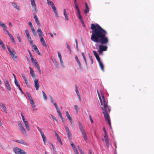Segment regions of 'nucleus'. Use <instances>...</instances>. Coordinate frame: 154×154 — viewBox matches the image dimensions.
<instances>
[{
  "label": "nucleus",
  "mask_w": 154,
  "mask_h": 154,
  "mask_svg": "<svg viewBox=\"0 0 154 154\" xmlns=\"http://www.w3.org/2000/svg\"><path fill=\"white\" fill-rule=\"evenodd\" d=\"M91 28L92 30L91 40L95 43L101 44L99 45L98 52L99 54H102L103 52L106 51L108 48L107 46L104 45L109 42L107 32L98 24L92 23Z\"/></svg>",
  "instance_id": "obj_1"
},
{
  "label": "nucleus",
  "mask_w": 154,
  "mask_h": 154,
  "mask_svg": "<svg viewBox=\"0 0 154 154\" xmlns=\"http://www.w3.org/2000/svg\"><path fill=\"white\" fill-rule=\"evenodd\" d=\"M100 93L103 100V102L102 101L103 104L102 105H103V107L101 106V108L103 110L102 112L104 114L106 121L108 122L109 126L110 128H111L110 116L108 114V113L110 112V108L108 106L107 102L105 100V97L101 91H100Z\"/></svg>",
  "instance_id": "obj_2"
},
{
  "label": "nucleus",
  "mask_w": 154,
  "mask_h": 154,
  "mask_svg": "<svg viewBox=\"0 0 154 154\" xmlns=\"http://www.w3.org/2000/svg\"><path fill=\"white\" fill-rule=\"evenodd\" d=\"M79 124L80 129L81 131V133L83 135V138L86 142H87L88 138L87 136L86 135V133L85 132V131L84 129V128L82 125V124L80 122H79Z\"/></svg>",
  "instance_id": "obj_3"
},
{
  "label": "nucleus",
  "mask_w": 154,
  "mask_h": 154,
  "mask_svg": "<svg viewBox=\"0 0 154 154\" xmlns=\"http://www.w3.org/2000/svg\"><path fill=\"white\" fill-rule=\"evenodd\" d=\"M14 150L16 154H27L24 150L18 147L14 148Z\"/></svg>",
  "instance_id": "obj_4"
},
{
  "label": "nucleus",
  "mask_w": 154,
  "mask_h": 154,
  "mask_svg": "<svg viewBox=\"0 0 154 154\" xmlns=\"http://www.w3.org/2000/svg\"><path fill=\"white\" fill-rule=\"evenodd\" d=\"M32 62L33 63V65L37 67L39 73L40 74H41L42 72L41 70L40 69L37 60L36 59H35V60H34V61H32Z\"/></svg>",
  "instance_id": "obj_5"
},
{
  "label": "nucleus",
  "mask_w": 154,
  "mask_h": 154,
  "mask_svg": "<svg viewBox=\"0 0 154 154\" xmlns=\"http://www.w3.org/2000/svg\"><path fill=\"white\" fill-rule=\"evenodd\" d=\"M25 32L29 41V42L30 45H32V44L33 43V41L32 40L31 38L30 35L28 30V29H26L25 30Z\"/></svg>",
  "instance_id": "obj_6"
},
{
  "label": "nucleus",
  "mask_w": 154,
  "mask_h": 154,
  "mask_svg": "<svg viewBox=\"0 0 154 154\" xmlns=\"http://www.w3.org/2000/svg\"><path fill=\"white\" fill-rule=\"evenodd\" d=\"M9 53L12 59L14 60H16L17 56L15 54L16 52L12 48V51L11 52H9Z\"/></svg>",
  "instance_id": "obj_7"
},
{
  "label": "nucleus",
  "mask_w": 154,
  "mask_h": 154,
  "mask_svg": "<svg viewBox=\"0 0 154 154\" xmlns=\"http://www.w3.org/2000/svg\"><path fill=\"white\" fill-rule=\"evenodd\" d=\"M31 2V4L32 6V10L36 12L37 11L36 9V5L35 1L34 0H30Z\"/></svg>",
  "instance_id": "obj_8"
},
{
  "label": "nucleus",
  "mask_w": 154,
  "mask_h": 154,
  "mask_svg": "<svg viewBox=\"0 0 154 154\" xmlns=\"http://www.w3.org/2000/svg\"><path fill=\"white\" fill-rule=\"evenodd\" d=\"M0 107L1 110L2 111L5 112L6 113H7L8 111L6 109V107L3 103L2 102L0 103Z\"/></svg>",
  "instance_id": "obj_9"
},
{
  "label": "nucleus",
  "mask_w": 154,
  "mask_h": 154,
  "mask_svg": "<svg viewBox=\"0 0 154 154\" xmlns=\"http://www.w3.org/2000/svg\"><path fill=\"white\" fill-rule=\"evenodd\" d=\"M18 125L22 132L23 133H25L26 132V130L24 128L23 124L20 122H19Z\"/></svg>",
  "instance_id": "obj_10"
},
{
  "label": "nucleus",
  "mask_w": 154,
  "mask_h": 154,
  "mask_svg": "<svg viewBox=\"0 0 154 154\" xmlns=\"http://www.w3.org/2000/svg\"><path fill=\"white\" fill-rule=\"evenodd\" d=\"M15 141L16 142L18 143H19L23 144L24 145H28V144L27 142H26L22 139H20L19 140H16Z\"/></svg>",
  "instance_id": "obj_11"
},
{
  "label": "nucleus",
  "mask_w": 154,
  "mask_h": 154,
  "mask_svg": "<svg viewBox=\"0 0 154 154\" xmlns=\"http://www.w3.org/2000/svg\"><path fill=\"white\" fill-rule=\"evenodd\" d=\"M35 86L36 90H38L39 87V85L37 79H35L34 80Z\"/></svg>",
  "instance_id": "obj_12"
},
{
  "label": "nucleus",
  "mask_w": 154,
  "mask_h": 154,
  "mask_svg": "<svg viewBox=\"0 0 154 154\" xmlns=\"http://www.w3.org/2000/svg\"><path fill=\"white\" fill-rule=\"evenodd\" d=\"M104 139H103L102 140H105L106 143V145L107 147L108 148L109 147V140H108V136H106V137L104 136Z\"/></svg>",
  "instance_id": "obj_13"
},
{
  "label": "nucleus",
  "mask_w": 154,
  "mask_h": 154,
  "mask_svg": "<svg viewBox=\"0 0 154 154\" xmlns=\"http://www.w3.org/2000/svg\"><path fill=\"white\" fill-rule=\"evenodd\" d=\"M37 32L39 37L40 38L42 37V35H43V32L40 27L38 28Z\"/></svg>",
  "instance_id": "obj_14"
},
{
  "label": "nucleus",
  "mask_w": 154,
  "mask_h": 154,
  "mask_svg": "<svg viewBox=\"0 0 154 154\" xmlns=\"http://www.w3.org/2000/svg\"><path fill=\"white\" fill-rule=\"evenodd\" d=\"M40 40L42 44L45 47H47V45L45 41V40L43 37L40 38Z\"/></svg>",
  "instance_id": "obj_15"
},
{
  "label": "nucleus",
  "mask_w": 154,
  "mask_h": 154,
  "mask_svg": "<svg viewBox=\"0 0 154 154\" xmlns=\"http://www.w3.org/2000/svg\"><path fill=\"white\" fill-rule=\"evenodd\" d=\"M5 85L6 87V88L8 90L10 91L11 90V88L8 81L6 80L5 82Z\"/></svg>",
  "instance_id": "obj_16"
},
{
  "label": "nucleus",
  "mask_w": 154,
  "mask_h": 154,
  "mask_svg": "<svg viewBox=\"0 0 154 154\" xmlns=\"http://www.w3.org/2000/svg\"><path fill=\"white\" fill-rule=\"evenodd\" d=\"M52 8L53 11L54 12L55 15L56 16V17H58V13L57 12V9L56 8L55 6L54 5H53L52 6Z\"/></svg>",
  "instance_id": "obj_17"
},
{
  "label": "nucleus",
  "mask_w": 154,
  "mask_h": 154,
  "mask_svg": "<svg viewBox=\"0 0 154 154\" xmlns=\"http://www.w3.org/2000/svg\"><path fill=\"white\" fill-rule=\"evenodd\" d=\"M33 14L34 15V18L35 19V22L37 24V25L38 26H40V24L37 17L35 14Z\"/></svg>",
  "instance_id": "obj_18"
},
{
  "label": "nucleus",
  "mask_w": 154,
  "mask_h": 154,
  "mask_svg": "<svg viewBox=\"0 0 154 154\" xmlns=\"http://www.w3.org/2000/svg\"><path fill=\"white\" fill-rule=\"evenodd\" d=\"M75 90L76 93L77 94V96H78V97L79 99L80 100L81 98H80V94H79V91L78 88L77 87L76 85H75Z\"/></svg>",
  "instance_id": "obj_19"
},
{
  "label": "nucleus",
  "mask_w": 154,
  "mask_h": 154,
  "mask_svg": "<svg viewBox=\"0 0 154 154\" xmlns=\"http://www.w3.org/2000/svg\"><path fill=\"white\" fill-rule=\"evenodd\" d=\"M85 9L84 10V12L85 14H87L89 11V8L87 3H85Z\"/></svg>",
  "instance_id": "obj_20"
},
{
  "label": "nucleus",
  "mask_w": 154,
  "mask_h": 154,
  "mask_svg": "<svg viewBox=\"0 0 154 154\" xmlns=\"http://www.w3.org/2000/svg\"><path fill=\"white\" fill-rule=\"evenodd\" d=\"M12 5L15 8L17 9L18 11H19L20 10L19 7L15 2H12Z\"/></svg>",
  "instance_id": "obj_21"
},
{
  "label": "nucleus",
  "mask_w": 154,
  "mask_h": 154,
  "mask_svg": "<svg viewBox=\"0 0 154 154\" xmlns=\"http://www.w3.org/2000/svg\"><path fill=\"white\" fill-rule=\"evenodd\" d=\"M63 12H64V16L65 17L66 19L67 20H69V18L68 17V16L67 15V13L66 12V9H63Z\"/></svg>",
  "instance_id": "obj_22"
},
{
  "label": "nucleus",
  "mask_w": 154,
  "mask_h": 154,
  "mask_svg": "<svg viewBox=\"0 0 154 154\" xmlns=\"http://www.w3.org/2000/svg\"><path fill=\"white\" fill-rule=\"evenodd\" d=\"M29 69H30V73L31 75L33 77H34L35 76V75L34 74V71H33L31 67H29Z\"/></svg>",
  "instance_id": "obj_23"
},
{
  "label": "nucleus",
  "mask_w": 154,
  "mask_h": 154,
  "mask_svg": "<svg viewBox=\"0 0 154 154\" xmlns=\"http://www.w3.org/2000/svg\"><path fill=\"white\" fill-rule=\"evenodd\" d=\"M21 75L22 77L23 78V80H24L25 83L26 84V85H27L28 84V82L24 74L23 73H22L21 74Z\"/></svg>",
  "instance_id": "obj_24"
},
{
  "label": "nucleus",
  "mask_w": 154,
  "mask_h": 154,
  "mask_svg": "<svg viewBox=\"0 0 154 154\" xmlns=\"http://www.w3.org/2000/svg\"><path fill=\"white\" fill-rule=\"evenodd\" d=\"M41 136H42V138L43 139L44 144L45 145L46 143V141H47L46 138V137L45 136V135H44V134H43Z\"/></svg>",
  "instance_id": "obj_25"
},
{
  "label": "nucleus",
  "mask_w": 154,
  "mask_h": 154,
  "mask_svg": "<svg viewBox=\"0 0 154 154\" xmlns=\"http://www.w3.org/2000/svg\"><path fill=\"white\" fill-rule=\"evenodd\" d=\"M0 25L1 26L3 27L4 29V30L6 29L7 27H6V25L5 24H4V23H2L1 21H0Z\"/></svg>",
  "instance_id": "obj_26"
},
{
  "label": "nucleus",
  "mask_w": 154,
  "mask_h": 154,
  "mask_svg": "<svg viewBox=\"0 0 154 154\" xmlns=\"http://www.w3.org/2000/svg\"><path fill=\"white\" fill-rule=\"evenodd\" d=\"M14 83L18 87V88L20 87V84L16 78L14 79Z\"/></svg>",
  "instance_id": "obj_27"
},
{
  "label": "nucleus",
  "mask_w": 154,
  "mask_h": 154,
  "mask_svg": "<svg viewBox=\"0 0 154 154\" xmlns=\"http://www.w3.org/2000/svg\"><path fill=\"white\" fill-rule=\"evenodd\" d=\"M0 45L3 50H5V48L4 46V45L1 39H0Z\"/></svg>",
  "instance_id": "obj_28"
},
{
  "label": "nucleus",
  "mask_w": 154,
  "mask_h": 154,
  "mask_svg": "<svg viewBox=\"0 0 154 154\" xmlns=\"http://www.w3.org/2000/svg\"><path fill=\"white\" fill-rule=\"evenodd\" d=\"M97 94H98V97H99V98L100 100V101L101 105L102 106V105L103 104V103L102 100L101 99V97L100 95V94L99 92H98V91L97 90Z\"/></svg>",
  "instance_id": "obj_29"
},
{
  "label": "nucleus",
  "mask_w": 154,
  "mask_h": 154,
  "mask_svg": "<svg viewBox=\"0 0 154 154\" xmlns=\"http://www.w3.org/2000/svg\"><path fill=\"white\" fill-rule=\"evenodd\" d=\"M52 61L54 64L57 66L58 67L59 66V64L57 62V61L55 59H53L52 60Z\"/></svg>",
  "instance_id": "obj_30"
},
{
  "label": "nucleus",
  "mask_w": 154,
  "mask_h": 154,
  "mask_svg": "<svg viewBox=\"0 0 154 154\" xmlns=\"http://www.w3.org/2000/svg\"><path fill=\"white\" fill-rule=\"evenodd\" d=\"M100 66L103 71H104V66L101 61L99 63Z\"/></svg>",
  "instance_id": "obj_31"
},
{
  "label": "nucleus",
  "mask_w": 154,
  "mask_h": 154,
  "mask_svg": "<svg viewBox=\"0 0 154 154\" xmlns=\"http://www.w3.org/2000/svg\"><path fill=\"white\" fill-rule=\"evenodd\" d=\"M30 102L33 108H35V105L33 100L30 101Z\"/></svg>",
  "instance_id": "obj_32"
},
{
  "label": "nucleus",
  "mask_w": 154,
  "mask_h": 154,
  "mask_svg": "<svg viewBox=\"0 0 154 154\" xmlns=\"http://www.w3.org/2000/svg\"><path fill=\"white\" fill-rule=\"evenodd\" d=\"M47 3L49 5H51V6H52L53 5H54V4L53 3L52 1H49V0H48V1H47Z\"/></svg>",
  "instance_id": "obj_33"
},
{
  "label": "nucleus",
  "mask_w": 154,
  "mask_h": 154,
  "mask_svg": "<svg viewBox=\"0 0 154 154\" xmlns=\"http://www.w3.org/2000/svg\"><path fill=\"white\" fill-rule=\"evenodd\" d=\"M26 94H27L28 96V97L29 98V99L30 101L33 100L32 99V97H31V96L30 94H29V93H28L27 92L26 93Z\"/></svg>",
  "instance_id": "obj_34"
},
{
  "label": "nucleus",
  "mask_w": 154,
  "mask_h": 154,
  "mask_svg": "<svg viewBox=\"0 0 154 154\" xmlns=\"http://www.w3.org/2000/svg\"><path fill=\"white\" fill-rule=\"evenodd\" d=\"M93 52L96 58H97V57H99V56L97 53V52L95 51H94V50L93 51Z\"/></svg>",
  "instance_id": "obj_35"
},
{
  "label": "nucleus",
  "mask_w": 154,
  "mask_h": 154,
  "mask_svg": "<svg viewBox=\"0 0 154 154\" xmlns=\"http://www.w3.org/2000/svg\"><path fill=\"white\" fill-rule=\"evenodd\" d=\"M76 61L79 65V68L82 69L81 65V63H80V61L79 60V59L76 60Z\"/></svg>",
  "instance_id": "obj_36"
},
{
  "label": "nucleus",
  "mask_w": 154,
  "mask_h": 154,
  "mask_svg": "<svg viewBox=\"0 0 154 154\" xmlns=\"http://www.w3.org/2000/svg\"><path fill=\"white\" fill-rule=\"evenodd\" d=\"M76 61L79 65V68L82 69L81 65V63H80V61L79 60V59L76 60Z\"/></svg>",
  "instance_id": "obj_37"
},
{
  "label": "nucleus",
  "mask_w": 154,
  "mask_h": 154,
  "mask_svg": "<svg viewBox=\"0 0 154 154\" xmlns=\"http://www.w3.org/2000/svg\"><path fill=\"white\" fill-rule=\"evenodd\" d=\"M57 139L58 141L59 142L61 145H62V143L61 140V139L60 137H57Z\"/></svg>",
  "instance_id": "obj_38"
},
{
  "label": "nucleus",
  "mask_w": 154,
  "mask_h": 154,
  "mask_svg": "<svg viewBox=\"0 0 154 154\" xmlns=\"http://www.w3.org/2000/svg\"><path fill=\"white\" fill-rule=\"evenodd\" d=\"M66 45H67V48H68V49L69 50L70 53H71V50L70 48V47L68 43H67L66 44Z\"/></svg>",
  "instance_id": "obj_39"
},
{
  "label": "nucleus",
  "mask_w": 154,
  "mask_h": 154,
  "mask_svg": "<svg viewBox=\"0 0 154 154\" xmlns=\"http://www.w3.org/2000/svg\"><path fill=\"white\" fill-rule=\"evenodd\" d=\"M67 134L68 139L70 140H71V134L70 132H67Z\"/></svg>",
  "instance_id": "obj_40"
},
{
  "label": "nucleus",
  "mask_w": 154,
  "mask_h": 154,
  "mask_svg": "<svg viewBox=\"0 0 154 154\" xmlns=\"http://www.w3.org/2000/svg\"><path fill=\"white\" fill-rule=\"evenodd\" d=\"M42 92L43 93V96L44 98V99L45 100H46L47 99V97L46 94H45V92L44 91H42Z\"/></svg>",
  "instance_id": "obj_41"
},
{
  "label": "nucleus",
  "mask_w": 154,
  "mask_h": 154,
  "mask_svg": "<svg viewBox=\"0 0 154 154\" xmlns=\"http://www.w3.org/2000/svg\"><path fill=\"white\" fill-rule=\"evenodd\" d=\"M82 55L83 57V58L85 60V63H87L86 59L84 55V53L83 52L82 53Z\"/></svg>",
  "instance_id": "obj_42"
},
{
  "label": "nucleus",
  "mask_w": 154,
  "mask_h": 154,
  "mask_svg": "<svg viewBox=\"0 0 154 154\" xmlns=\"http://www.w3.org/2000/svg\"><path fill=\"white\" fill-rule=\"evenodd\" d=\"M29 53L30 56L31 58V59L32 60V61H34V60H35V59H34L33 58V57H32V55L31 54V53L30 52H29Z\"/></svg>",
  "instance_id": "obj_43"
},
{
  "label": "nucleus",
  "mask_w": 154,
  "mask_h": 154,
  "mask_svg": "<svg viewBox=\"0 0 154 154\" xmlns=\"http://www.w3.org/2000/svg\"><path fill=\"white\" fill-rule=\"evenodd\" d=\"M78 16L81 21H83V19L82 16L81 15V14H78Z\"/></svg>",
  "instance_id": "obj_44"
},
{
  "label": "nucleus",
  "mask_w": 154,
  "mask_h": 154,
  "mask_svg": "<svg viewBox=\"0 0 154 154\" xmlns=\"http://www.w3.org/2000/svg\"><path fill=\"white\" fill-rule=\"evenodd\" d=\"M37 129L39 130V131L40 133V134H41V135H42L43 134H44L43 132H42V129H41L39 127H37Z\"/></svg>",
  "instance_id": "obj_45"
},
{
  "label": "nucleus",
  "mask_w": 154,
  "mask_h": 154,
  "mask_svg": "<svg viewBox=\"0 0 154 154\" xmlns=\"http://www.w3.org/2000/svg\"><path fill=\"white\" fill-rule=\"evenodd\" d=\"M32 33L35 36H36L37 35L36 32L35 31V29H34L33 30H32Z\"/></svg>",
  "instance_id": "obj_46"
},
{
  "label": "nucleus",
  "mask_w": 154,
  "mask_h": 154,
  "mask_svg": "<svg viewBox=\"0 0 154 154\" xmlns=\"http://www.w3.org/2000/svg\"><path fill=\"white\" fill-rule=\"evenodd\" d=\"M50 100H51V102L52 103H54V98L52 96H50Z\"/></svg>",
  "instance_id": "obj_47"
},
{
  "label": "nucleus",
  "mask_w": 154,
  "mask_h": 154,
  "mask_svg": "<svg viewBox=\"0 0 154 154\" xmlns=\"http://www.w3.org/2000/svg\"><path fill=\"white\" fill-rule=\"evenodd\" d=\"M103 131L104 132V136L106 137V136H107V134L106 132V131L105 129V128L104 127L103 128Z\"/></svg>",
  "instance_id": "obj_48"
},
{
  "label": "nucleus",
  "mask_w": 154,
  "mask_h": 154,
  "mask_svg": "<svg viewBox=\"0 0 154 154\" xmlns=\"http://www.w3.org/2000/svg\"><path fill=\"white\" fill-rule=\"evenodd\" d=\"M17 38L18 39V40L19 41V42H21V39L20 38V35H19V34H17Z\"/></svg>",
  "instance_id": "obj_49"
},
{
  "label": "nucleus",
  "mask_w": 154,
  "mask_h": 154,
  "mask_svg": "<svg viewBox=\"0 0 154 154\" xmlns=\"http://www.w3.org/2000/svg\"><path fill=\"white\" fill-rule=\"evenodd\" d=\"M32 47L35 50V49H36L37 48V47L35 45L33 44V43L32 44Z\"/></svg>",
  "instance_id": "obj_50"
},
{
  "label": "nucleus",
  "mask_w": 154,
  "mask_h": 154,
  "mask_svg": "<svg viewBox=\"0 0 154 154\" xmlns=\"http://www.w3.org/2000/svg\"><path fill=\"white\" fill-rule=\"evenodd\" d=\"M65 129L66 130V133L70 132L69 128L66 126L65 127Z\"/></svg>",
  "instance_id": "obj_51"
},
{
  "label": "nucleus",
  "mask_w": 154,
  "mask_h": 154,
  "mask_svg": "<svg viewBox=\"0 0 154 154\" xmlns=\"http://www.w3.org/2000/svg\"><path fill=\"white\" fill-rule=\"evenodd\" d=\"M73 149L74 152H75V154H79L78 152L77 151V150L76 148H74Z\"/></svg>",
  "instance_id": "obj_52"
},
{
  "label": "nucleus",
  "mask_w": 154,
  "mask_h": 154,
  "mask_svg": "<svg viewBox=\"0 0 154 154\" xmlns=\"http://www.w3.org/2000/svg\"><path fill=\"white\" fill-rule=\"evenodd\" d=\"M75 108V109L76 111L77 112L78 111V110L79 109V108H78V106L77 105H75L74 106Z\"/></svg>",
  "instance_id": "obj_53"
},
{
  "label": "nucleus",
  "mask_w": 154,
  "mask_h": 154,
  "mask_svg": "<svg viewBox=\"0 0 154 154\" xmlns=\"http://www.w3.org/2000/svg\"><path fill=\"white\" fill-rule=\"evenodd\" d=\"M35 52L38 54V55H41V54H40V53L38 49V48H37L36 49H35Z\"/></svg>",
  "instance_id": "obj_54"
},
{
  "label": "nucleus",
  "mask_w": 154,
  "mask_h": 154,
  "mask_svg": "<svg viewBox=\"0 0 154 154\" xmlns=\"http://www.w3.org/2000/svg\"><path fill=\"white\" fill-rule=\"evenodd\" d=\"M58 56L60 60H61V59H62L61 55L60 53L59 52H58Z\"/></svg>",
  "instance_id": "obj_55"
},
{
  "label": "nucleus",
  "mask_w": 154,
  "mask_h": 154,
  "mask_svg": "<svg viewBox=\"0 0 154 154\" xmlns=\"http://www.w3.org/2000/svg\"><path fill=\"white\" fill-rule=\"evenodd\" d=\"M89 58L90 59V60H91V62L92 64L93 63V58L92 57V56L91 55H89Z\"/></svg>",
  "instance_id": "obj_56"
},
{
  "label": "nucleus",
  "mask_w": 154,
  "mask_h": 154,
  "mask_svg": "<svg viewBox=\"0 0 154 154\" xmlns=\"http://www.w3.org/2000/svg\"><path fill=\"white\" fill-rule=\"evenodd\" d=\"M60 60V61L61 65V66H62L63 67L64 66V65L63 64V60H62V59H61V60Z\"/></svg>",
  "instance_id": "obj_57"
},
{
  "label": "nucleus",
  "mask_w": 154,
  "mask_h": 154,
  "mask_svg": "<svg viewBox=\"0 0 154 154\" xmlns=\"http://www.w3.org/2000/svg\"><path fill=\"white\" fill-rule=\"evenodd\" d=\"M66 116L67 118L70 116L68 111H66Z\"/></svg>",
  "instance_id": "obj_58"
},
{
  "label": "nucleus",
  "mask_w": 154,
  "mask_h": 154,
  "mask_svg": "<svg viewBox=\"0 0 154 154\" xmlns=\"http://www.w3.org/2000/svg\"><path fill=\"white\" fill-rule=\"evenodd\" d=\"M26 128L28 131H29L30 130V128L29 125L26 126Z\"/></svg>",
  "instance_id": "obj_59"
},
{
  "label": "nucleus",
  "mask_w": 154,
  "mask_h": 154,
  "mask_svg": "<svg viewBox=\"0 0 154 154\" xmlns=\"http://www.w3.org/2000/svg\"><path fill=\"white\" fill-rule=\"evenodd\" d=\"M54 103V105L55 107H56V109L59 108L57 103Z\"/></svg>",
  "instance_id": "obj_60"
},
{
  "label": "nucleus",
  "mask_w": 154,
  "mask_h": 154,
  "mask_svg": "<svg viewBox=\"0 0 154 154\" xmlns=\"http://www.w3.org/2000/svg\"><path fill=\"white\" fill-rule=\"evenodd\" d=\"M89 118H90V121H91V122L92 123H93V122H94L93 120L92 119L91 116H89Z\"/></svg>",
  "instance_id": "obj_61"
},
{
  "label": "nucleus",
  "mask_w": 154,
  "mask_h": 154,
  "mask_svg": "<svg viewBox=\"0 0 154 154\" xmlns=\"http://www.w3.org/2000/svg\"><path fill=\"white\" fill-rule=\"evenodd\" d=\"M78 149H79V151H80V152H82V149H81V148L80 146H78Z\"/></svg>",
  "instance_id": "obj_62"
},
{
  "label": "nucleus",
  "mask_w": 154,
  "mask_h": 154,
  "mask_svg": "<svg viewBox=\"0 0 154 154\" xmlns=\"http://www.w3.org/2000/svg\"><path fill=\"white\" fill-rule=\"evenodd\" d=\"M10 38H11V40L12 42H15V40H14V38L13 36Z\"/></svg>",
  "instance_id": "obj_63"
},
{
  "label": "nucleus",
  "mask_w": 154,
  "mask_h": 154,
  "mask_svg": "<svg viewBox=\"0 0 154 154\" xmlns=\"http://www.w3.org/2000/svg\"><path fill=\"white\" fill-rule=\"evenodd\" d=\"M71 144L73 149H74V148H76L75 145L72 142Z\"/></svg>",
  "instance_id": "obj_64"
}]
</instances>
